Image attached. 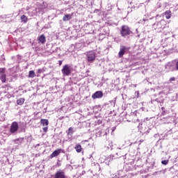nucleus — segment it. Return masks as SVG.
<instances>
[{"instance_id": "1", "label": "nucleus", "mask_w": 178, "mask_h": 178, "mask_svg": "<svg viewBox=\"0 0 178 178\" xmlns=\"http://www.w3.org/2000/svg\"><path fill=\"white\" fill-rule=\"evenodd\" d=\"M120 34L123 38H129V37L134 36V33L131 31V28L127 25H122L121 26Z\"/></svg>"}, {"instance_id": "2", "label": "nucleus", "mask_w": 178, "mask_h": 178, "mask_svg": "<svg viewBox=\"0 0 178 178\" xmlns=\"http://www.w3.org/2000/svg\"><path fill=\"white\" fill-rule=\"evenodd\" d=\"M74 71V68L73 67V65L72 64H66L63 67L61 70L62 74L63 76H70L72 74V72Z\"/></svg>"}, {"instance_id": "3", "label": "nucleus", "mask_w": 178, "mask_h": 178, "mask_svg": "<svg viewBox=\"0 0 178 178\" xmlns=\"http://www.w3.org/2000/svg\"><path fill=\"white\" fill-rule=\"evenodd\" d=\"M153 29L154 30H159V31H162L164 29H166V22L165 19H161L159 22H156L153 24Z\"/></svg>"}, {"instance_id": "4", "label": "nucleus", "mask_w": 178, "mask_h": 178, "mask_svg": "<svg viewBox=\"0 0 178 178\" xmlns=\"http://www.w3.org/2000/svg\"><path fill=\"white\" fill-rule=\"evenodd\" d=\"M86 60L89 63H92V62H94V60H95V58H97V54L94 50H90L89 51H87L86 53Z\"/></svg>"}, {"instance_id": "5", "label": "nucleus", "mask_w": 178, "mask_h": 178, "mask_svg": "<svg viewBox=\"0 0 178 178\" xmlns=\"http://www.w3.org/2000/svg\"><path fill=\"white\" fill-rule=\"evenodd\" d=\"M138 129L140 133L143 134V136H144V134H149V131H151V128L145 126V124H143V123H139V125L138 126Z\"/></svg>"}, {"instance_id": "6", "label": "nucleus", "mask_w": 178, "mask_h": 178, "mask_svg": "<svg viewBox=\"0 0 178 178\" xmlns=\"http://www.w3.org/2000/svg\"><path fill=\"white\" fill-rule=\"evenodd\" d=\"M163 102H165V99L163 97H159L156 99H152L150 104L154 105V106H158L160 104V106H163Z\"/></svg>"}, {"instance_id": "7", "label": "nucleus", "mask_w": 178, "mask_h": 178, "mask_svg": "<svg viewBox=\"0 0 178 178\" xmlns=\"http://www.w3.org/2000/svg\"><path fill=\"white\" fill-rule=\"evenodd\" d=\"M165 69H168L169 70H172V72L176 71V59L173 60L170 62H168L165 66Z\"/></svg>"}, {"instance_id": "8", "label": "nucleus", "mask_w": 178, "mask_h": 178, "mask_svg": "<svg viewBox=\"0 0 178 178\" xmlns=\"http://www.w3.org/2000/svg\"><path fill=\"white\" fill-rule=\"evenodd\" d=\"M17 130H19V124L17 122H13L10 128V133L15 134Z\"/></svg>"}, {"instance_id": "9", "label": "nucleus", "mask_w": 178, "mask_h": 178, "mask_svg": "<svg viewBox=\"0 0 178 178\" xmlns=\"http://www.w3.org/2000/svg\"><path fill=\"white\" fill-rule=\"evenodd\" d=\"M102 97H104V92H102V91H101V90L96 91L92 95V99H101V98H102Z\"/></svg>"}, {"instance_id": "10", "label": "nucleus", "mask_w": 178, "mask_h": 178, "mask_svg": "<svg viewBox=\"0 0 178 178\" xmlns=\"http://www.w3.org/2000/svg\"><path fill=\"white\" fill-rule=\"evenodd\" d=\"M54 178H67V176L63 170H58L54 175Z\"/></svg>"}, {"instance_id": "11", "label": "nucleus", "mask_w": 178, "mask_h": 178, "mask_svg": "<svg viewBox=\"0 0 178 178\" xmlns=\"http://www.w3.org/2000/svg\"><path fill=\"white\" fill-rule=\"evenodd\" d=\"M129 50V48H127L125 46H120V51L118 53L119 58H122L123 55L126 54V51Z\"/></svg>"}, {"instance_id": "12", "label": "nucleus", "mask_w": 178, "mask_h": 178, "mask_svg": "<svg viewBox=\"0 0 178 178\" xmlns=\"http://www.w3.org/2000/svg\"><path fill=\"white\" fill-rule=\"evenodd\" d=\"M38 41L39 44H42V45H44V44L47 42V38L45 37V35L42 34L40 36L38 37Z\"/></svg>"}, {"instance_id": "13", "label": "nucleus", "mask_w": 178, "mask_h": 178, "mask_svg": "<svg viewBox=\"0 0 178 178\" xmlns=\"http://www.w3.org/2000/svg\"><path fill=\"white\" fill-rule=\"evenodd\" d=\"M19 127L22 133H26V129H27V124H26V122H19Z\"/></svg>"}, {"instance_id": "14", "label": "nucleus", "mask_w": 178, "mask_h": 178, "mask_svg": "<svg viewBox=\"0 0 178 178\" xmlns=\"http://www.w3.org/2000/svg\"><path fill=\"white\" fill-rule=\"evenodd\" d=\"M60 152H62V149H58L53 152V153L50 155V159H52V158H55L58 156Z\"/></svg>"}, {"instance_id": "15", "label": "nucleus", "mask_w": 178, "mask_h": 178, "mask_svg": "<svg viewBox=\"0 0 178 178\" xmlns=\"http://www.w3.org/2000/svg\"><path fill=\"white\" fill-rule=\"evenodd\" d=\"M72 19H73V14H66L63 17L64 22H69V20H72Z\"/></svg>"}, {"instance_id": "16", "label": "nucleus", "mask_w": 178, "mask_h": 178, "mask_svg": "<svg viewBox=\"0 0 178 178\" xmlns=\"http://www.w3.org/2000/svg\"><path fill=\"white\" fill-rule=\"evenodd\" d=\"M164 16L167 19H170L172 17V11L170 10H168L164 13Z\"/></svg>"}, {"instance_id": "17", "label": "nucleus", "mask_w": 178, "mask_h": 178, "mask_svg": "<svg viewBox=\"0 0 178 178\" xmlns=\"http://www.w3.org/2000/svg\"><path fill=\"white\" fill-rule=\"evenodd\" d=\"M66 133H67V136H72V134H73V133H74V128H73V127H70L69 129H68V130L67 131H66Z\"/></svg>"}, {"instance_id": "18", "label": "nucleus", "mask_w": 178, "mask_h": 178, "mask_svg": "<svg viewBox=\"0 0 178 178\" xmlns=\"http://www.w3.org/2000/svg\"><path fill=\"white\" fill-rule=\"evenodd\" d=\"M40 123L42 124V126H48V124H49V122L47 119H41Z\"/></svg>"}, {"instance_id": "19", "label": "nucleus", "mask_w": 178, "mask_h": 178, "mask_svg": "<svg viewBox=\"0 0 178 178\" xmlns=\"http://www.w3.org/2000/svg\"><path fill=\"white\" fill-rule=\"evenodd\" d=\"M0 80L2 83H6V74H1Z\"/></svg>"}, {"instance_id": "20", "label": "nucleus", "mask_w": 178, "mask_h": 178, "mask_svg": "<svg viewBox=\"0 0 178 178\" xmlns=\"http://www.w3.org/2000/svg\"><path fill=\"white\" fill-rule=\"evenodd\" d=\"M75 149H76V152H78V154H79V152H81V150L83 149V148L81 147V145H80V144L76 145Z\"/></svg>"}, {"instance_id": "21", "label": "nucleus", "mask_w": 178, "mask_h": 178, "mask_svg": "<svg viewBox=\"0 0 178 178\" xmlns=\"http://www.w3.org/2000/svg\"><path fill=\"white\" fill-rule=\"evenodd\" d=\"M24 98H19L17 100V105H23L24 104Z\"/></svg>"}, {"instance_id": "22", "label": "nucleus", "mask_w": 178, "mask_h": 178, "mask_svg": "<svg viewBox=\"0 0 178 178\" xmlns=\"http://www.w3.org/2000/svg\"><path fill=\"white\" fill-rule=\"evenodd\" d=\"M106 148L112 151V149H113V144L111 142H108V145H106Z\"/></svg>"}, {"instance_id": "23", "label": "nucleus", "mask_w": 178, "mask_h": 178, "mask_svg": "<svg viewBox=\"0 0 178 178\" xmlns=\"http://www.w3.org/2000/svg\"><path fill=\"white\" fill-rule=\"evenodd\" d=\"M29 77L31 79H34V77H35V72L33 70L29 71Z\"/></svg>"}, {"instance_id": "24", "label": "nucleus", "mask_w": 178, "mask_h": 178, "mask_svg": "<svg viewBox=\"0 0 178 178\" xmlns=\"http://www.w3.org/2000/svg\"><path fill=\"white\" fill-rule=\"evenodd\" d=\"M93 169L95 170V172H99V170H101V166L98 163H97L93 167Z\"/></svg>"}, {"instance_id": "25", "label": "nucleus", "mask_w": 178, "mask_h": 178, "mask_svg": "<svg viewBox=\"0 0 178 178\" xmlns=\"http://www.w3.org/2000/svg\"><path fill=\"white\" fill-rule=\"evenodd\" d=\"M21 20L23 23H26L27 22V20H29V19L27 18V17L25 15H23L21 16Z\"/></svg>"}, {"instance_id": "26", "label": "nucleus", "mask_w": 178, "mask_h": 178, "mask_svg": "<svg viewBox=\"0 0 178 178\" xmlns=\"http://www.w3.org/2000/svg\"><path fill=\"white\" fill-rule=\"evenodd\" d=\"M151 119H152V118H145L140 123H143V124H145V123H147V122H149V120H151Z\"/></svg>"}, {"instance_id": "27", "label": "nucleus", "mask_w": 178, "mask_h": 178, "mask_svg": "<svg viewBox=\"0 0 178 178\" xmlns=\"http://www.w3.org/2000/svg\"><path fill=\"white\" fill-rule=\"evenodd\" d=\"M24 140V138H19L15 140V142L17 144H22L23 143V140Z\"/></svg>"}, {"instance_id": "28", "label": "nucleus", "mask_w": 178, "mask_h": 178, "mask_svg": "<svg viewBox=\"0 0 178 178\" xmlns=\"http://www.w3.org/2000/svg\"><path fill=\"white\" fill-rule=\"evenodd\" d=\"M116 158L118 157H115V156H113V154H111L107 159H108L109 162H111V161H113V159H116Z\"/></svg>"}, {"instance_id": "29", "label": "nucleus", "mask_w": 178, "mask_h": 178, "mask_svg": "<svg viewBox=\"0 0 178 178\" xmlns=\"http://www.w3.org/2000/svg\"><path fill=\"white\" fill-rule=\"evenodd\" d=\"M165 119H167V123H172V122L173 121L172 120L173 117H172V116H168Z\"/></svg>"}, {"instance_id": "30", "label": "nucleus", "mask_w": 178, "mask_h": 178, "mask_svg": "<svg viewBox=\"0 0 178 178\" xmlns=\"http://www.w3.org/2000/svg\"><path fill=\"white\" fill-rule=\"evenodd\" d=\"M154 175H165V170L156 171Z\"/></svg>"}, {"instance_id": "31", "label": "nucleus", "mask_w": 178, "mask_h": 178, "mask_svg": "<svg viewBox=\"0 0 178 178\" xmlns=\"http://www.w3.org/2000/svg\"><path fill=\"white\" fill-rule=\"evenodd\" d=\"M161 163H162V165H168V163H169V159H167V160H162V161H161Z\"/></svg>"}, {"instance_id": "32", "label": "nucleus", "mask_w": 178, "mask_h": 178, "mask_svg": "<svg viewBox=\"0 0 178 178\" xmlns=\"http://www.w3.org/2000/svg\"><path fill=\"white\" fill-rule=\"evenodd\" d=\"M6 60V58H5V55L2 54L1 56H0V61L1 62H5Z\"/></svg>"}, {"instance_id": "33", "label": "nucleus", "mask_w": 178, "mask_h": 178, "mask_svg": "<svg viewBox=\"0 0 178 178\" xmlns=\"http://www.w3.org/2000/svg\"><path fill=\"white\" fill-rule=\"evenodd\" d=\"M161 111H162V115H166V113L168 111H166V108L165 107H161Z\"/></svg>"}, {"instance_id": "34", "label": "nucleus", "mask_w": 178, "mask_h": 178, "mask_svg": "<svg viewBox=\"0 0 178 178\" xmlns=\"http://www.w3.org/2000/svg\"><path fill=\"white\" fill-rule=\"evenodd\" d=\"M131 115H132L133 116H138V115H140V113H138V111H135L134 112H132V113H131Z\"/></svg>"}, {"instance_id": "35", "label": "nucleus", "mask_w": 178, "mask_h": 178, "mask_svg": "<svg viewBox=\"0 0 178 178\" xmlns=\"http://www.w3.org/2000/svg\"><path fill=\"white\" fill-rule=\"evenodd\" d=\"M120 41H122L120 38H114V42H115L119 43V42H120Z\"/></svg>"}, {"instance_id": "36", "label": "nucleus", "mask_w": 178, "mask_h": 178, "mask_svg": "<svg viewBox=\"0 0 178 178\" xmlns=\"http://www.w3.org/2000/svg\"><path fill=\"white\" fill-rule=\"evenodd\" d=\"M96 136H97V137H102V131H99L96 134Z\"/></svg>"}, {"instance_id": "37", "label": "nucleus", "mask_w": 178, "mask_h": 178, "mask_svg": "<svg viewBox=\"0 0 178 178\" xmlns=\"http://www.w3.org/2000/svg\"><path fill=\"white\" fill-rule=\"evenodd\" d=\"M5 70H6V68H0L1 74H5Z\"/></svg>"}, {"instance_id": "38", "label": "nucleus", "mask_w": 178, "mask_h": 178, "mask_svg": "<svg viewBox=\"0 0 178 178\" xmlns=\"http://www.w3.org/2000/svg\"><path fill=\"white\" fill-rule=\"evenodd\" d=\"M175 70H178V60L175 59Z\"/></svg>"}, {"instance_id": "39", "label": "nucleus", "mask_w": 178, "mask_h": 178, "mask_svg": "<svg viewBox=\"0 0 178 178\" xmlns=\"http://www.w3.org/2000/svg\"><path fill=\"white\" fill-rule=\"evenodd\" d=\"M136 37H138V38H140V32H138V29H136Z\"/></svg>"}, {"instance_id": "40", "label": "nucleus", "mask_w": 178, "mask_h": 178, "mask_svg": "<svg viewBox=\"0 0 178 178\" xmlns=\"http://www.w3.org/2000/svg\"><path fill=\"white\" fill-rule=\"evenodd\" d=\"M42 130H43L44 133H47V131H48V127H45L42 128Z\"/></svg>"}, {"instance_id": "41", "label": "nucleus", "mask_w": 178, "mask_h": 178, "mask_svg": "<svg viewBox=\"0 0 178 178\" xmlns=\"http://www.w3.org/2000/svg\"><path fill=\"white\" fill-rule=\"evenodd\" d=\"M108 133H109V129H106V131L104 134V136H106V134H108Z\"/></svg>"}, {"instance_id": "42", "label": "nucleus", "mask_w": 178, "mask_h": 178, "mask_svg": "<svg viewBox=\"0 0 178 178\" xmlns=\"http://www.w3.org/2000/svg\"><path fill=\"white\" fill-rule=\"evenodd\" d=\"M63 63V60H58V65L59 66H62V63Z\"/></svg>"}, {"instance_id": "43", "label": "nucleus", "mask_w": 178, "mask_h": 178, "mask_svg": "<svg viewBox=\"0 0 178 178\" xmlns=\"http://www.w3.org/2000/svg\"><path fill=\"white\" fill-rule=\"evenodd\" d=\"M111 130H112V133H113V131H115V130H116V127H113L111 128Z\"/></svg>"}, {"instance_id": "44", "label": "nucleus", "mask_w": 178, "mask_h": 178, "mask_svg": "<svg viewBox=\"0 0 178 178\" xmlns=\"http://www.w3.org/2000/svg\"><path fill=\"white\" fill-rule=\"evenodd\" d=\"M97 123H98V124H102V120H99L97 121Z\"/></svg>"}, {"instance_id": "45", "label": "nucleus", "mask_w": 178, "mask_h": 178, "mask_svg": "<svg viewBox=\"0 0 178 178\" xmlns=\"http://www.w3.org/2000/svg\"><path fill=\"white\" fill-rule=\"evenodd\" d=\"M58 119H59V120H63V119H65V117L64 116H61Z\"/></svg>"}, {"instance_id": "46", "label": "nucleus", "mask_w": 178, "mask_h": 178, "mask_svg": "<svg viewBox=\"0 0 178 178\" xmlns=\"http://www.w3.org/2000/svg\"><path fill=\"white\" fill-rule=\"evenodd\" d=\"M17 58L18 59H22V56H21V55H17Z\"/></svg>"}, {"instance_id": "47", "label": "nucleus", "mask_w": 178, "mask_h": 178, "mask_svg": "<svg viewBox=\"0 0 178 178\" xmlns=\"http://www.w3.org/2000/svg\"><path fill=\"white\" fill-rule=\"evenodd\" d=\"M136 94H137L136 97H137V98H138V97H140V92H136Z\"/></svg>"}, {"instance_id": "48", "label": "nucleus", "mask_w": 178, "mask_h": 178, "mask_svg": "<svg viewBox=\"0 0 178 178\" xmlns=\"http://www.w3.org/2000/svg\"><path fill=\"white\" fill-rule=\"evenodd\" d=\"M151 2V0H146L145 3H149Z\"/></svg>"}, {"instance_id": "49", "label": "nucleus", "mask_w": 178, "mask_h": 178, "mask_svg": "<svg viewBox=\"0 0 178 178\" xmlns=\"http://www.w3.org/2000/svg\"><path fill=\"white\" fill-rule=\"evenodd\" d=\"M175 77L170 78L171 81H175Z\"/></svg>"}, {"instance_id": "50", "label": "nucleus", "mask_w": 178, "mask_h": 178, "mask_svg": "<svg viewBox=\"0 0 178 178\" xmlns=\"http://www.w3.org/2000/svg\"><path fill=\"white\" fill-rule=\"evenodd\" d=\"M127 155V154H125L124 155H122L120 156V158H122V156H126Z\"/></svg>"}, {"instance_id": "51", "label": "nucleus", "mask_w": 178, "mask_h": 178, "mask_svg": "<svg viewBox=\"0 0 178 178\" xmlns=\"http://www.w3.org/2000/svg\"><path fill=\"white\" fill-rule=\"evenodd\" d=\"M37 147H40V143H38V144H37V145H35V148H37Z\"/></svg>"}, {"instance_id": "52", "label": "nucleus", "mask_w": 178, "mask_h": 178, "mask_svg": "<svg viewBox=\"0 0 178 178\" xmlns=\"http://www.w3.org/2000/svg\"><path fill=\"white\" fill-rule=\"evenodd\" d=\"M38 72H39V73H41V72H42V70H38Z\"/></svg>"}, {"instance_id": "53", "label": "nucleus", "mask_w": 178, "mask_h": 178, "mask_svg": "<svg viewBox=\"0 0 178 178\" xmlns=\"http://www.w3.org/2000/svg\"><path fill=\"white\" fill-rule=\"evenodd\" d=\"M140 143H144V140H140Z\"/></svg>"}, {"instance_id": "54", "label": "nucleus", "mask_w": 178, "mask_h": 178, "mask_svg": "<svg viewBox=\"0 0 178 178\" xmlns=\"http://www.w3.org/2000/svg\"><path fill=\"white\" fill-rule=\"evenodd\" d=\"M159 140H165V138H160Z\"/></svg>"}, {"instance_id": "55", "label": "nucleus", "mask_w": 178, "mask_h": 178, "mask_svg": "<svg viewBox=\"0 0 178 178\" xmlns=\"http://www.w3.org/2000/svg\"><path fill=\"white\" fill-rule=\"evenodd\" d=\"M164 137H168V134H165V135L164 136Z\"/></svg>"}, {"instance_id": "56", "label": "nucleus", "mask_w": 178, "mask_h": 178, "mask_svg": "<svg viewBox=\"0 0 178 178\" xmlns=\"http://www.w3.org/2000/svg\"><path fill=\"white\" fill-rule=\"evenodd\" d=\"M113 178H118V177H117V176H115V177H113Z\"/></svg>"}, {"instance_id": "57", "label": "nucleus", "mask_w": 178, "mask_h": 178, "mask_svg": "<svg viewBox=\"0 0 178 178\" xmlns=\"http://www.w3.org/2000/svg\"><path fill=\"white\" fill-rule=\"evenodd\" d=\"M58 166H60V165L58 163Z\"/></svg>"}, {"instance_id": "58", "label": "nucleus", "mask_w": 178, "mask_h": 178, "mask_svg": "<svg viewBox=\"0 0 178 178\" xmlns=\"http://www.w3.org/2000/svg\"><path fill=\"white\" fill-rule=\"evenodd\" d=\"M58 166H60V165L58 163Z\"/></svg>"}, {"instance_id": "59", "label": "nucleus", "mask_w": 178, "mask_h": 178, "mask_svg": "<svg viewBox=\"0 0 178 178\" xmlns=\"http://www.w3.org/2000/svg\"><path fill=\"white\" fill-rule=\"evenodd\" d=\"M69 166H72V165H69Z\"/></svg>"}, {"instance_id": "60", "label": "nucleus", "mask_w": 178, "mask_h": 178, "mask_svg": "<svg viewBox=\"0 0 178 178\" xmlns=\"http://www.w3.org/2000/svg\"><path fill=\"white\" fill-rule=\"evenodd\" d=\"M124 159H126V158H124Z\"/></svg>"}]
</instances>
